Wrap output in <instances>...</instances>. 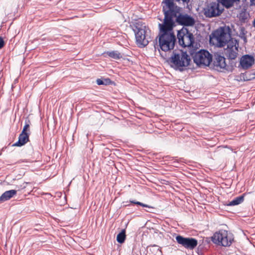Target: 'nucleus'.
Instances as JSON below:
<instances>
[{
  "instance_id": "nucleus-14",
  "label": "nucleus",
  "mask_w": 255,
  "mask_h": 255,
  "mask_svg": "<svg viewBox=\"0 0 255 255\" xmlns=\"http://www.w3.org/2000/svg\"><path fill=\"white\" fill-rule=\"evenodd\" d=\"M219 4H221V6L224 8L230 9L236 4H239L240 0H217Z\"/></svg>"
},
{
  "instance_id": "nucleus-7",
  "label": "nucleus",
  "mask_w": 255,
  "mask_h": 255,
  "mask_svg": "<svg viewBox=\"0 0 255 255\" xmlns=\"http://www.w3.org/2000/svg\"><path fill=\"white\" fill-rule=\"evenodd\" d=\"M177 38L179 45L184 47H188L187 52L188 53L192 48H194L193 46L194 43V35L187 28L183 27L180 30L178 31Z\"/></svg>"
},
{
  "instance_id": "nucleus-21",
  "label": "nucleus",
  "mask_w": 255,
  "mask_h": 255,
  "mask_svg": "<svg viewBox=\"0 0 255 255\" xmlns=\"http://www.w3.org/2000/svg\"><path fill=\"white\" fill-rule=\"evenodd\" d=\"M30 124V121L29 120H26L25 121V125L22 130L23 133L27 132L28 131H29V127Z\"/></svg>"
},
{
  "instance_id": "nucleus-17",
  "label": "nucleus",
  "mask_w": 255,
  "mask_h": 255,
  "mask_svg": "<svg viewBox=\"0 0 255 255\" xmlns=\"http://www.w3.org/2000/svg\"><path fill=\"white\" fill-rule=\"evenodd\" d=\"M104 54L116 60H119L122 57L121 54L118 51H107L104 52Z\"/></svg>"
},
{
  "instance_id": "nucleus-5",
  "label": "nucleus",
  "mask_w": 255,
  "mask_h": 255,
  "mask_svg": "<svg viewBox=\"0 0 255 255\" xmlns=\"http://www.w3.org/2000/svg\"><path fill=\"white\" fill-rule=\"evenodd\" d=\"M132 29L134 32L136 44L139 47H144L149 43L146 34L148 28L144 23L137 21L133 23Z\"/></svg>"
},
{
  "instance_id": "nucleus-13",
  "label": "nucleus",
  "mask_w": 255,
  "mask_h": 255,
  "mask_svg": "<svg viewBox=\"0 0 255 255\" xmlns=\"http://www.w3.org/2000/svg\"><path fill=\"white\" fill-rule=\"evenodd\" d=\"M254 63L255 59L254 57L249 55L243 56L240 60V65L244 69L249 68Z\"/></svg>"
},
{
  "instance_id": "nucleus-24",
  "label": "nucleus",
  "mask_w": 255,
  "mask_h": 255,
  "mask_svg": "<svg viewBox=\"0 0 255 255\" xmlns=\"http://www.w3.org/2000/svg\"><path fill=\"white\" fill-rule=\"evenodd\" d=\"M176 1H178V2L180 3L182 2L183 4L185 3H188L189 0H175Z\"/></svg>"
},
{
  "instance_id": "nucleus-11",
  "label": "nucleus",
  "mask_w": 255,
  "mask_h": 255,
  "mask_svg": "<svg viewBox=\"0 0 255 255\" xmlns=\"http://www.w3.org/2000/svg\"><path fill=\"white\" fill-rule=\"evenodd\" d=\"M177 242L188 250L194 249L198 245L196 239L192 238H185L180 235L176 237Z\"/></svg>"
},
{
  "instance_id": "nucleus-18",
  "label": "nucleus",
  "mask_w": 255,
  "mask_h": 255,
  "mask_svg": "<svg viewBox=\"0 0 255 255\" xmlns=\"http://www.w3.org/2000/svg\"><path fill=\"white\" fill-rule=\"evenodd\" d=\"M244 200V194L241 195L240 196H238L235 198L232 201L229 202L227 204L228 206H233L235 205H238L241 203H242Z\"/></svg>"
},
{
  "instance_id": "nucleus-1",
  "label": "nucleus",
  "mask_w": 255,
  "mask_h": 255,
  "mask_svg": "<svg viewBox=\"0 0 255 255\" xmlns=\"http://www.w3.org/2000/svg\"><path fill=\"white\" fill-rule=\"evenodd\" d=\"M174 0H163L161 5L164 17V22L167 26L173 28L176 24L183 26H193L195 23L194 18L187 13L181 12V8L174 3Z\"/></svg>"
},
{
  "instance_id": "nucleus-15",
  "label": "nucleus",
  "mask_w": 255,
  "mask_h": 255,
  "mask_svg": "<svg viewBox=\"0 0 255 255\" xmlns=\"http://www.w3.org/2000/svg\"><path fill=\"white\" fill-rule=\"evenodd\" d=\"M30 133L21 132L18 137V140L13 144L15 146H21L29 141Z\"/></svg>"
},
{
  "instance_id": "nucleus-23",
  "label": "nucleus",
  "mask_w": 255,
  "mask_h": 255,
  "mask_svg": "<svg viewBox=\"0 0 255 255\" xmlns=\"http://www.w3.org/2000/svg\"><path fill=\"white\" fill-rule=\"evenodd\" d=\"M4 45V42L3 38L0 37V49H1Z\"/></svg>"
},
{
  "instance_id": "nucleus-6",
  "label": "nucleus",
  "mask_w": 255,
  "mask_h": 255,
  "mask_svg": "<svg viewBox=\"0 0 255 255\" xmlns=\"http://www.w3.org/2000/svg\"><path fill=\"white\" fill-rule=\"evenodd\" d=\"M189 54L194 63L199 66H208L212 60V55L206 50L198 51L197 48H192L189 51Z\"/></svg>"
},
{
  "instance_id": "nucleus-19",
  "label": "nucleus",
  "mask_w": 255,
  "mask_h": 255,
  "mask_svg": "<svg viewBox=\"0 0 255 255\" xmlns=\"http://www.w3.org/2000/svg\"><path fill=\"white\" fill-rule=\"evenodd\" d=\"M126 230L124 229L118 234L117 236V241L118 243L122 244L124 243L126 240Z\"/></svg>"
},
{
  "instance_id": "nucleus-26",
  "label": "nucleus",
  "mask_w": 255,
  "mask_h": 255,
  "mask_svg": "<svg viewBox=\"0 0 255 255\" xmlns=\"http://www.w3.org/2000/svg\"><path fill=\"white\" fill-rule=\"evenodd\" d=\"M158 250H159V252L161 253V250H160V249H158Z\"/></svg>"
},
{
  "instance_id": "nucleus-22",
  "label": "nucleus",
  "mask_w": 255,
  "mask_h": 255,
  "mask_svg": "<svg viewBox=\"0 0 255 255\" xmlns=\"http://www.w3.org/2000/svg\"><path fill=\"white\" fill-rule=\"evenodd\" d=\"M129 202L134 204H136L137 205H140L143 207H146L148 208L153 209V208L151 206H150L147 204H143L141 202H138V201H135L134 200H129Z\"/></svg>"
},
{
  "instance_id": "nucleus-8",
  "label": "nucleus",
  "mask_w": 255,
  "mask_h": 255,
  "mask_svg": "<svg viewBox=\"0 0 255 255\" xmlns=\"http://www.w3.org/2000/svg\"><path fill=\"white\" fill-rule=\"evenodd\" d=\"M211 240L218 246L229 247L231 245L233 239L228 235L227 231L222 230L215 233L212 237Z\"/></svg>"
},
{
  "instance_id": "nucleus-25",
  "label": "nucleus",
  "mask_w": 255,
  "mask_h": 255,
  "mask_svg": "<svg viewBox=\"0 0 255 255\" xmlns=\"http://www.w3.org/2000/svg\"><path fill=\"white\" fill-rule=\"evenodd\" d=\"M161 183L163 184H167L168 183V181L165 179H161Z\"/></svg>"
},
{
  "instance_id": "nucleus-2",
  "label": "nucleus",
  "mask_w": 255,
  "mask_h": 255,
  "mask_svg": "<svg viewBox=\"0 0 255 255\" xmlns=\"http://www.w3.org/2000/svg\"><path fill=\"white\" fill-rule=\"evenodd\" d=\"M159 27L158 43L157 37L151 41L155 51L156 49L159 51V48L165 52L173 49L176 39L173 28L167 26L164 21L163 23L159 24Z\"/></svg>"
},
{
  "instance_id": "nucleus-12",
  "label": "nucleus",
  "mask_w": 255,
  "mask_h": 255,
  "mask_svg": "<svg viewBox=\"0 0 255 255\" xmlns=\"http://www.w3.org/2000/svg\"><path fill=\"white\" fill-rule=\"evenodd\" d=\"M213 68L218 71H223L225 70H228L225 58L219 54H215L213 63Z\"/></svg>"
},
{
  "instance_id": "nucleus-9",
  "label": "nucleus",
  "mask_w": 255,
  "mask_h": 255,
  "mask_svg": "<svg viewBox=\"0 0 255 255\" xmlns=\"http://www.w3.org/2000/svg\"><path fill=\"white\" fill-rule=\"evenodd\" d=\"M224 8L218 2H212L208 4L204 9V14L206 17L212 18L220 15Z\"/></svg>"
},
{
  "instance_id": "nucleus-10",
  "label": "nucleus",
  "mask_w": 255,
  "mask_h": 255,
  "mask_svg": "<svg viewBox=\"0 0 255 255\" xmlns=\"http://www.w3.org/2000/svg\"><path fill=\"white\" fill-rule=\"evenodd\" d=\"M227 45L225 52L226 56L229 59H235L238 54V41L236 39H232Z\"/></svg>"
},
{
  "instance_id": "nucleus-16",
  "label": "nucleus",
  "mask_w": 255,
  "mask_h": 255,
  "mask_svg": "<svg viewBox=\"0 0 255 255\" xmlns=\"http://www.w3.org/2000/svg\"><path fill=\"white\" fill-rule=\"evenodd\" d=\"M17 191L15 190H10L4 192L0 196V203L9 200L16 194Z\"/></svg>"
},
{
  "instance_id": "nucleus-20",
  "label": "nucleus",
  "mask_w": 255,
  "mask_h": 255,
  "mask_svg": "<svg viewBox=\"0 0 255 255\" xmlns=\"http://www.w3.org/2000/svg\"><path fill=\"white\" fill-rule=\"evenodd\" d=\"M96 83L98 85H107L111 83V80L109 78L104 79V80L101 79H97Z\"/></svg>"
},
{
  "instance_id": "nucleus-3",
  "label": "nucleus",
  "mask_w": 255,
  "mask_h": 255,
  "mask_svg": "<svg viewBox=\"0 0 255 255\" xmlns=\"http://www.w3.org/2000/svg\"><path fill=\"white\" fill-rule=\"evenodd\" d=\"M231 32L229 26L219 27L210 35V43L219 47L225 46L232 39Z\"/></svg>"
},
{
  "instance_id": "nucleus-4",
  "label": "nucleus",
  "mask_w": 255,
  "mask_h": 255,
  "mask_svg": "<svg viewBox=\"0 0 255 255\" xmlns=\"http://www.w3.org/2000/svg\"><path fill=\"white\" fill-rule=\"evenodd\" d=\"M169 61L171 67L176 70L182 71L183 67H187L190 64V55L187 51L180 50L176 52L173 51Z\"/></svg>"
}]
</instances>
